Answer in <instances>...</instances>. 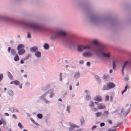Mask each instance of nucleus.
I'll return each mask as SVG.
<instances>
[{
	"mask_svg": "<svg viewBox=\"0 0 131 131\" xmlns=\"http://www.w3.org/2000/svg\"><path fill=\"white\" fill-rule=\"evenodd\" d=\"M88 20L89 23L96 25L106 24L110 25L114 28L119 27L121 24L118 18L111 16H101L95 15H91L88 18Z\"/></svg>",
	"mask_w": 131,
	"mask_h": 131,
	"instance_id": "nucleus-1",
	"label": "nucleus"
},
{
	"mask_svg": "<svg viewBox=\"0 0 131 131\" xmlns=\"http://www.w3.org/2000/svg\"><path fill=\"white\" fill-rule=\"evenodd\" d=\"M51 32V36L50 38L52 40L60 38L62 39L70 47L74 46L75 45V38L73 35H70L66 37V32L56 29L52 30Z\"/></svg>",
	"mask_w": 131,
	"mask_h": 131,
	"instance_id": "nucleus-2",
	"label": "nucleus"
},
{
	"mask_svg": "<svg viewBox=\"0 0 131 131\" xmlns=\"http://www.w3.org/2000/svg\"><path fill=\"white\" fill-rule=\"evenodd\" d=\"M10 21L15 24H18L24 26L32 28L38 31H42L43 30L42 25L34 23H28L24 22L18 21L13 19L0 16V22Z\"/></svg>",
	"mask_w": 131,
	"mask_h": 131,
	"instance_id": "nucleus-3",
	"label": "nucleus"
},
{
	"mask_svg": "<svg viewBox=\"0 0 131 131\" xmlns=\"http://www.w3.org/2000/svg\"><path fill=\"white\" fill-rule=\"evenodd\" d=\"M80 8L82 9L88 14L93 12V8L91 4L88 1H82L78 4Z\"/></svg>",
	"mask_w": 131,
	"mask_h": 131,
	"instance_id": "nucleus-4",
	"label": "nucleus"
},
{
	"mask_svg": "<svg viewBox=\"0 0 131 131\" xmlns=\"http://www.w3.org/2000/svg\"><path fill=\"white\" fill-rule=\"evenodd\" d=\"M105 52H106L105 48L104 46H103L96 51V54L98 55L101 56L108 58H109L110 57V53L107 52L106 53Z\"/></svg>",
	"mask_w": 131,
	"mask_h": 131,
	"instance_id": "nucleus-5",
	"label": "nucleus"
},
{
	"mask_svg": "<svg viewBox=\"0 0 131 131\" xmlns=\"http://www.w3.org/2000/svg\"><path fill=\"white\" fill-rule=\"evenodd\" d=\"M91 49V47L89 45H87L85 46L83 45H79L77 47V50L79 52L82 51L83 50H90Z\"/></svg>",
	"mask_w": 131,
	"mask_h": 131,
	"instance_id": "nucleus-6",
	"label": "nucleus"
},
{
	"mask_svg": "<svg viewBox=\"0 0 131 131\" xmlns=\"http://www.w3.org/2000/svg\"><path fill=\"white\" fill-rule=\"evenodd\" d=\"M11 54L13 56L15 55L14 58V60L15 61H17L19 60V58L17 54L16 53L15 50L14 49H12L10 52Z\"/></svg>",
	"mask_w": 131,
	"mask_h": 131,
	"instance_id": "nucleus-7",
	"label": "nucleus"
},
{
	"mask_svg": "<svg viewBox=\"0 0 131 131\" xmlns=\"http://www.w3.org/2000/svg\"><path fill=\"white\" fill-rule=\"evenodd\" d=\"M68 124L70 126L69 128V130L70 131H72L74 130L75 128H78L80 127L79 126L73 123L69 122Z\"/></svg>",
	"mask_w": 131,
	"mask_h": 131,
	"instance_id": "nucleus-8",
	"label": "nucleus"
},
{
	"mask_svg": "<svg viewBox=\"0 0 131 131\" xmlns=\"http://www.w3.org/2000/svg\"><path fill=\"white\" fill-rule=\"evenodd\" d=\"M122 123H118L117 125H116L114 127H112L113 129L111 128L109 129L107 131H116V130H118V129L117 128V127L119 126L120 125L122 124Z\"/></svg>",
	"mask_w": 131,
	"mask_h": 131,
	"instance_id": "nucleus-9",
	"label": "nucleus"
},
{
	"mask_svg": "<svg viewBox=\"0 0 131 131\" xmlns=\"http://www.w3.org/2000/svg\"><path fill=\"white\" fill-rule=\"evenodd\" d=\"M107 84L109 90L114 88L116 86L115 85L114 83L112 82L107 83Z\"/></svg>",
	"mask_w": 131,
	"mask_h": 131,
	"instance_id": "nucleus-10",
	"label": "nucleus"
},
{
	"mask_svg": "<svg viewBox=\"0 0 131 131\" xmlns=\"http://www.w3.org/2000/svg\"><path fill=\"white\" fill-rule=\"evenodd\" d=\"M92 54L91 52L86 51L83 53V56L85 57H89L92 56Z\"/></svg>",
	"mask_w": 131,
	"mask_h": 131,
	"instance_id": "nucleus-11",
	"label": "nucleus"
},
{
	"mask_svg": "<svg viewBox=\"0 0 131 131\" xmlns=\"http://www.w3.org/2000/svg\"><path fill=\"white\" fill-rule=\"evenodd\" d=\"M49 92V91H48L40 96L39 97V99L41 100H43L45 98V97L46 96L47 94Z\"/></svg>",
	"mask_w": 131,
	"mask_h": 131,
	"instance_id": "nucleus-12",
	"label": "nucleus"
},
{
	"mask_svg": "<svg viewBox=\"0 0 131 131\" xmlns=\"http://www.w3.org/2000/svg\"><path fill=\"white\" fill-rule=\"evenodd\" d=\"M108 112L107 111H104V112L102 116V118L103 119L107 118L108 116Z\"/></svg>",
	"mask_w": 131,
	"mask_h": 131,
	"instance_id": "nucleus-13",
	"label": "nucleus"
},
{
	"mask_svg": "<svg viewBox=\"0 0 131 131\" xmlns=\"http://www.w3.org/2000/svg\"><path fill=\"white\" fill-rule=\"evenodd\" d=\"M17 50L18 51V54L19 55L23 54L25 52V50L24 49H17Z\"/></svg>",
	"mask_w": 131,
	"mask_h": 131,
	"instance_id": "nucleus-14",
	"label": "nucleus"
},
{
	"mask_svg": "<svg viewBox=\"0 0 131 131\" xmlns=\"http://www.w3.org/2000/svg\"><path fill=\"white\" fill-rule=\"evenodd\" d=\"M94 99L95 100L98 102L101 101L102 100L101 96L98 95H97L95 96L94 97Z\"/></svg>",
	"mask_w": 131,
	"mask_h": 131,
	"instance_id": "nucleus-15",
	"label": "nucleus"
},
{
	"mask_svg": "<svg viewBox=\"0 0 131 131\" xmlns=\"http://www.w3.org/2000/svg\"><path fill=\"white\" fill-rule=\"evenodd\" d=\"M30 50V51L32 52H36L38 50V48L36 46H34L31 47Z\"/></svg>",
	"mask_w": 131,
	"mask_h": 131,
	"instance_id": "nucleus-16",
	"label": "nucleus"
},
{
	"mask_svg": "<svg viewBox=\"0 0 131 131\" xmlns=\"http://www.w3.org/2000/svg\"><path fill=\"white\" fill-rule=\"evenodd\" d=\"M50 87V84H49L43 87L41 89L45 91L49 89Z\"/></svg>",
	"mask_w": 131,
	"mask_h": 131,
	"instance_id": "nucleus-17",
	"label": "nucleus"
},
{
	"mask_svg": "<svg viewBox=\"0 0 131 131\" xmlns=\"http://www.w3.org/2000/svg\"><path fill=\"white\" fill-rule=\"evenodd\" d=\"M80 76V74L79 72H75V74L74 76V78L77 79L79 78Z\"/></svg>",
	"mask_w": 131,
	"mask_h": 131,
	"instance_id": "nucleus-18",
	"label": "nucleus"
},
{
	"mask_svg": "<svg viewBox=\"0 0 131 131\" xmlns=\"http://www.w3.org/2000/svg\"><path fill=\"white\" fill-rule=\"evenodd\" d=\"M106 108V106L104 105L101 104L98 106L97 108L100 110L105 109Z\"/></svg>",
	"mask_w": 131,
	"mask_h": 131,
	"instance_id": "nucleus-19",
	"label": "nucleus"
},
{
	"mask_svg": "<svg viewBox=\"0 0 131 131\" xmlns=\"http://www.w3.org/2000/svg\"><path fill=\"white\" fill-rule=\"evenodd\" d=\"M80 121L81 123V125H82L84 124L85 123V121L84 117L83 116H81V118L80 119Z\"/></svg>",
	"mask_w": 131,
	"mask_h": 131,
	"instance_id": "nucleus-20",
	"label": "nucleus"
},
{
	"mask_svg": "<svg viewBox=\"0 0 131 131\" xmlns=\"http://www.w3.org/2000/svg\"><path fill=\"white\" fill-rule=\"evenodd\" d=\"M41 53L39 51H36L35 54V55L37 58H40L41 56Z\"/></svg>",
	"mask_w": 131,
	"mask_h": 131,
	"instance_id": "nucleus-21",
	"label": "nucleus"
},
{
	"mask_svg": "<svg viewBox=\"0 0 131 131\" xmlns=\"http://www.w3.org/2000/svg\"><path fill=\"white\" fill-rule=\"evenodd\" d=\"M95 78L97 81L98 83L100 84L101 83V80L100 78L97 75H95Z\"/></svg>",
	"mask_w": 131,
	"mask_h": 131,
	"instance_id": "nucleus-22",
	"label": "nucleus"
},
{
	"mask_svg": "<svg viewBox=\"0 0 131 131\" xmlns=\"http://www.w3.org/2000/svg\"><path fill=\"white\" fill-rule=\"evenodd\" d=\"M101 90L102 91H106L109 90V89L107 86V85H103Z\"/></svg>",
	"mask_w": 131,
	"mask_h": 131,
	"instance_id": "nucleus-23",
	"label": "nucleus"
},
{
	"mask_svg": "<svg viewBox=\"0 0 131 131\" xmlns=\"http://www.w3.org/2000/svg\"><path fill=\"white\" fill-rule=\"evenodd\" d=\"M25 47L24 45L23 44H20L18 45L17 48V49H23Z\"/></svg>",
	"mask_w": 131,
	"mask_h": 131,
	"instance_id": "nucleus-24",
	"label": "nucleus"
},
{
	"mask_svg": "<svg viewBox=\"0 0 131 131\" xmlns=\"http://www.w3.org/2000/svg\"><path fill=\"white\" fill-rule=\"evenodd\" d=\"M31 56V54L30 53H28L27 54L24 58H23V59L24 60H26L28 58Z\"/></svg>",
	"mask_w": 131,
	"mask_h": 131,
	"instance_id": "nucleus-25",
	"label": "nucleus"
},
{
	"mask_svg": "<svg viewBox=\"0 0 131 131\" xmlns=\"http://www.w3.org/2000/svg\"><path fill=\"white\" fill-rule=\"evenodd\" d=\"M8 93L10 96H12L14 95V93L11 90H9L8 92Z\"/></svg>",
	"mask_w": 131,
	"mask_h": 131,
	"instance_id": "nucleus-26",
	"label": "nucleus"
},
{
	"mask_svg": "<svg viewBox=\"0 0 131 131\" xmlns=\"http://www.w3.org/2000/svg\"><path fill=\"white\" fill-rule=\"evenodd\" d=\"M49 45L48 43H45L43 46V48L47 50L49 48Z\"/></svg>",
	"mask_w": 131,
	"mask_h": 131,
	"instance_id": "nucleus-27",
	"label": "nucleus"
},
{
	"mask_svg": "<svg viewBox=\"0 0 131 131\" xmlns=\"http://www.w3.org/2000/svg\"><path fill=\"white\" fill-rule=\"evenodd\" d=\"M7 75L8 78L12 80V78L13 77V76L9 72H7Z\"/></svg>",
	"mask_w": 131,
	"mask_h": 131,
	"instance_id": "nucleus-28",
	"label": "nucleus"
},
{
	"mask_svg": "<svg viewBox=\"0 0 131 131\" xmlns=\"http://www.w3.org/2000/svg\"><path fill=\"white\" fill-rule=\"evenodd\" d=\"M85 100L87 101H89L91 99V96L89 95H86L85 96Z\"/></svg>",
	"mask_w": 131,
	"mask_h": 131,
	"instance_id": "nucleus-29",
	"label": "nucleus"
},
{
	"mask_svg": "<svg viewBox=\"0 0 131 131\" xmlns=\"http://www.w3.org/2000/svg\"><path fill=\"white\" fill-rule=\"evenodd\" d=\"M96 117H98L102 115V112H98L95 113Z\"/></svg>",
	"mask_w": 131,
	"mask_h": 131,
	"instance_id": "nucleus-30",
	"label": "nucleus"
},
{
	"mask_svg": "<svg viewBox=\"0 0 131 131\" xmlns=\"http://www.w3.org/2000/svg\"><path fill=\"white\" fill-rule=\"evenodd\" d=\"M130 112V109L128 108L127 111L124 114V116H126Z\"/></svg>",
	"mask_w": 131,
	"mask_h": 131,
	"instance_id": "nucleus-31",
	"label": "nucleus"
},
{
	"mask_svg": "<svg viewBox=\"0 0 131 131\" xmlns=\"http://www.w3.org/2000/svg\"><path fill=\"white\" fill-rule=\"evenodd\" d=\"M37 117L39 119H41L43 117L42 115L40 113L38 114L37 115Z\"/></svg>",
	"mask_w": 131,
	"mask_h": 131,
	"instance_id": "nucleus-32",
	"label": "nucleus"
},
{
	"mask_svg": "<svg viewBox=\"0 0 131 131\" xmlns=\"http://www.w3.org/2000/svg\"><path fill=\"white\" fill-rule=\"evenodd\" d=\"M43 101L45 102V103L46 104H48L50 103V101L47 100L46 98L44 99L43 100Z\"/></svg>",
	"mask_w": 131,
	"mask_h": 131,
	"instance_id": "nucleus-33",
	"label": "nucleus"
},
{
	"mask_svg": "<svg viewBox=\"0 0 131 131\" xmlns=\"http://www.w3.org/2000/svg\"><path fill=\"white\" fill-rule=\"evenodd\" d=\"M70 106H68L67 107V108L66 109V111L68 113H70Z\"/></svg>",
	"mask_w": 131,
	"mask_h": 131,
	"instance_id": "nucleus-34",
	"label": "nucleus"
},
{
	"mask_svg": "<svg viewBox=\"0 0 131 131\" xmlns=\"http://www.w3.org/2000/svg\"><path fill=\"white\" fill-rule=\"evenodd\" d=\"M14 83L16 85H18L20 84L19 82L17 80H15L14 81Z\"/></svg>",
	"mask_w": 131,
	"mask_h": 131,
	"instance_id": "nucleus-35",
	"label": "nucleus"
},
{
	"mask_svg": "<svg viewBox=\"0 0 131 131\" xmlns=\"http://www.w3.org/2000/svg\"><path fill=\"white\" fill-rule=\"evenodd\" d=\"M109 99V96L108 95H107L106 96L105 98V101H108Z\"/></svg>",
	"mask_w": 131,
	"mask_h": 131,
	"instance_id": "nucleus-36",
	"label": "nucleus"
},
{
	"mask_svg": "<svg viewBox=\"0 0 131 131\" xmlns=\"http://www.w3.org/2000/svg\"><path fill=\"white\" fill-rule=\"evenodd\" d=\"M54 93L53 92H51L50 93V94L49 96V97L50 98H52V97L54 95Z\"/></svg>",
	"mask_w": 131,
	"mask_h": 131,
	"instance_id": "nucleus-37",
	"label": "nucleus"
},
{
	"mask_svg": "<svg viewBox=\"0 0 131 131\" xmlns=\"http://www.w3.org/2000/svg\"><path fill=\"white\" fill-rule=\"evenodd\" d=\"M18 126L21 129H22L23 127L20 123H19L18 124Z\"/></svg>",
	"mask_w": 131,
	"mask_h": 131,
	"instance_id": "nucleus-38",
	"label": "nucleus"
},
{
	"mask_svg": "<svg viewBox=\"0 0 131 131\" xmlns=\"http://www.w3.org/2000/svg\"><path fill=\"white\" fill-rule=\"evenodd\" d=\"M126 66L124 65L123 66L122 69V74L123 75L124 74V72H123V71H124V69L126 67Z\"/></svg>",
	"mask_w": 131,
	"mask_h": 131,
	"instance_id": "nucleus-39",
	"label": "nucleus"
},
{
	"mask_svg": "<svg viewBox=\"0 0 131 131\" xmlns=\"http://www.w3.org/2000/svg\"><path fill=\"white\" fill-rule=\"evenodd\" d=\"M90 102L91 103V104L89 105V106H90L94 107V103L92 101H91Z\"/></svg>",
	"mask_w": 131,
	"mask_h": 131,
	"instance_id": "nucleus-40",
	"label": "nucleus"
},
{
	"mask_svg": "<svg viewBox=\"0 0 131 131\" xmlns=\"http://www.w3.org/2000/svg\"><path fill=\"white\" fill-rule=\"evenodd\" d=\"M84 93H86L87 95H88L90 94V91L87 90H86L84 91Z\"/></svg>",
	"mask_w": 131,
	"mask_h": 131,
	"instance_id": "nucleus-41",
	"label": "nucleus"
},
{
	"mask_svg": "<svg viewBox=\"0 0 131 131\" xmlns=\"http://www.w3.org/2000/svg\"><path fill=\"white\" fill-rule=\"evenodd\" d=\"M93 42L94 43L97 44H98L99 43V42L97 40L95 39L94 40H93Z\"/></svg>",
	"mask_w": 131,
	"mask_h": 131,
	"instance_id": "nucleus-42",
	"label": "nucleus"
},
{
	"mask_svg": "<svg viewBox=\"0 0 131 131\" xmlns=\"http://www.w3.org/2000/svg\"><path fill=\"white\" fill-rule=\"evenodd\" d=\"M1 120H2L3 121V123L2 124L4 125H6V122L3 119V118H1Z\"/></svg>",
	"mask_w": 131,
	"mask_h": 131,
	"instance_id": "nucleus-43",
	"label": "nucleus"
},
{
	"mask_svg": "<svg viewBox=\"0 0 131 131\" xmlns=\"http://www.w3.org/2000/svg\"><path fill=\"white\" fill-rule=\"evenodd\" d=\"M3 78V74L2 73L0 74V79L2 80Z\"/></svg>",
	"mask_w": 131,
	"mask_h": 131,
	"instance_id": "nucleus-44",
	"label": "nucleus"
},
{
	"mask_svg": "<svg viewBox=\"0 0 131 131\" xmlns=\"http://www.w3.org/2000/svg\"><path fill=\"white\" fill-rule=\"evenodd\" d=\"M113 97L111 95L110 97V101L111 102H112L113 101Z\"/></svg>",
	"mask_w": 131,
	"mask_h": 131,
	"instance_id": "nucleus-45",
	"label": "nucleus"
},
{
	"mask_svg": "<svg viewBox=\"0 0 131 131\" xmlns=\"http://www.w3.org/2000/svg\"><path fill=\"white\" fill-rule=\"evenodd\" d=\"M12 49H11V48L10 47H8L7 49V52L8 53H9L10 51H11Z\"/></svg>",
	"mask_w": 131,
	"mask_h": 131,
	"instance_id": "nucleus-46",
	"label": "nucleus"
},
{
	"mask_svg": "<svg viewBox=\"0 0 131 131\" xmlns=\"http://www.w3.org/2000/svg\"><path fill=\"white\" fill-rule=\"evenodd\" d=\"M27 37L28 38H30L31 37V36L30 34L28 32H27Z\"/></svg>",
	"mask_w": 131,
	"mask_h": 131,
	"instance_id": "nucleus-47",
	"label": "nucleus"
},
{
	"mask_svg": "<svg viewBox=\"0 0 131 131\" xmlns=\"http://www.w3.org/2000/svg\"><path fill=\"white\" fill-rule=\"evenodd\" d=\"M105 125V124L104 123H102L100 124V126L102 127L104 126Z\"/></svg>",
	"mask_w": 131,
	"mask_h": 131,
	"instance_id": "nucleus-48",
	"label": "nucleus"
},
{
	"mask_svg": "<svg viewBox=\"0 0 131 131\" xmlns=\"http://www.w3.org/2000/svg\"><path fill=\"white\" fill-rule=\"evenodd\" d=\"M129 62L128 61H127L124 63V65L126 66L127 64H128Z\"/></svg>",
	"mask_w": 131,
	"mask_h": 131,
	"instance_id": "nucleus-49",
	"label": "nucleus"
},
{
	"mask_svg": "<svg viewBox=\"0 0 131 131\" xmlns=\"http://www.w3.org/2000/svg\"><path fill=\"white\" fill-rule=\"evenodd\" d=\"M12 116L15 119H17V117L15 114H13Z\"/></svg>",
	"mask_w": 131,
	"mask_h": 131,
	"instance_id": "nucleus-50",
	"label": "nucleus"
},
{
	"mask_svg": "<svg viewBox=\"0 0 131 131\" xmlns=\"http://www.w3.org/2000/svg\"><path fill=\"white\" fill-rule=\"evenodd\" d=\"M86 65L88 67H90V66L91 63L90 62H88L86 63Z\"/></svg>",
	"mask_w": 131,
	"mask_h": 131,
	"instance_id": "nucleus-51",
	"label": "nucleus"
},
{
	"mask_svg": "<svg viewBox=\"0 0 131 131\" xmlns=\"http://www.w3.org/2000/svg\"><path fill=\"white\" fill-rule=\"evenodd\" d=\"M30 84L29 82H26L25 83V85L26 86H28Z\"/></svg>",
	"mask_w": 131,
	"mask_h": 131,
	"instance_id": "nucleus-52",
	"label": "nucleus"
},
{
	"mask_svg": "<svg viewBox=\"0 0 131 131\" xmlns=\"http://www.w3.org/2000/svg\"><path fill=\"white\" fill-rule=\"evenodd\" d=\"M96 125H94L92 126V128L91 129L92 130H93L96 127Z\"/></svg>",
	"mask_w": 131,
	"mask_h": 131,
	"instance_id": "nucleus-53",
	"label": "nucleus"
},
{
	"mask_svg": "<svg viewBox=\"0 0 131 131\" xmlns=\"http://www.w3.org/2000/svg\"><path fill=\"white\" fill-rule=\"evenodd\" d=\"M25 60H24V59H23V58L21 60L20 63L21 64H23L24 63V61Z\"/></svg>",
	"mask_w": 131,
	"mask_h": 131,
	"instance_id": "nucleus-54",
	"label": "nucleus"
},
{
	"mask_svg": "<svg viewBox=\"0 0 131 131\" xmlns=\"http://www.w3.org/2000/svg\"><path fill=\"white\" fill-rule=\"evenodd\" d=\"M129 87H128L127 84L125 86L124 89L126 90L127 91V89L128 88H129Z\"/></svg>",
	"mask_w": 131,
	"mask_h": 131,
	"instance_id": "nucleus-55",
	"label": "nucleus"
},
{
	"mask_svg": "<svg viewBox=\"0 0 131 131\" xmlns=\"http://www.w3.org/2000/svg\"><path fill=\"white\" fill-rule=\"evenodd\" d=\"M9 109L10 110H13V112H14V111L15 110V109H14V107H11L10 108H9Z\"/></svg>",
	"mask_w": 131,
	"mask_h": 131,
	"instance_id": "nucleus-56",
	"label": "nucleus"
},
{
	"mask_svg": "<svg viewBox=\"0 0 131 131\" xmlns=\"http://www.w3.org/2000/svg\"><path fill=\"white\" fill-rule=\"evenodd\" d=\"M126 90L124 89L123 91H122L121 92V94L122 95H123L124 92H126Z\"/></svg>",
	"mask_w": 131,
	"mask_h": 131,
	"instance_id": "nucleus-57",
	"label": "nucleus"
},
{
	"mask_svg": "<svg viewBox=\"0 0 131 131\" xmlns=\"http://www.w3.org/2000/svg\"><path fill=\"white\" fill-rule=\"evenodd\" d=\"M79 63L80 64H83L84 63V61L83 60H80L79 62Z\"/></svg>",
	"mask_w": 131,
	"mask_h": 131,
	"instance_id": "nucleus-58",
	"label": "nucleus"
},
{
	"mask_svg": "<svg viewBox=\"0 0 131 131\" xmlns=\"http://www.w3.org/2000/svg\"><path fill=\"white\" fill-rule=\"evenodd\" d=\"M93 110L94 111H98L97 109L96 108H94Z\"/></svg>",
	"mask_w": 131,
	"mask_h": 131,
	"instance_id": "nucleus-59",
	"label": "nucleus"
},
{
	"mask_svg": "<svg viewBox=\"0 0 131 131\" xmlns=\"http://www.w3.org/2000/svg\"><path fill=\"white\" fill-rule=\"evenodd\" d=\"M69 89L70 90L72 89V85H70L69 86Z\"/></svg>",
	"mask_w": 131,
	"mask_h": 131,
	"instance_id": "nucleus-60",
	"label": "nucleus"
},
{
	"mask_svg": "<svg viewBox=\"0 0 131 131\" xmlns=\"http://www.w3.org/2000/svg\"><path fill=\"white\" fill-rule=\"evenodd\" d=\"M30 119L33 123H34V122H35V121L32 118H30Z\"/></svg>",
	"mask_w": 131,
	"mask_h": 131,
	"instance_id": "nucleus-61",
	"label": "nucleus"
},
{
	"mask_svg": "<svg viewBox=\"0 0 131 131\" xmlns=\"http://www.w3.org/2000/svg\"><path fill=\"white\" fill-rule=\"evenodd\" d=\"M124 79L126 81H127L129 80L128 77H127L124 78Z\"/></svg>",
	"mask_w": 131,
	"mask_h": 131,
	"instance_id": "nucleus-62",
	"label": "nucleus"
},
{
	"mask_svg": "<svg viewBox=\"0 0 131 131\" xmlns=\"http://www.w3.org/2000/svg\"><path fill=\"white\" fill-rule=\"evenodd\" d=\"M116 62L114 60L113 61V65H116Z\"/></svg>",
	"mask_w": 131,
	"mask_h": 131,
	"instance_id": "nucleus-63",
	"label": "nucleus"
},
{
	"mask_svg": "<svg viewBox=\"0 0 131 131\" xmlns=\"http://www.w3.org/2000/svg\"><path fill=\"white\" fill-rule=\"evenodd\" d=\"M124 112H125V111L124 110L123 108H122L121 109V112L122 113H124Z\"/></svg>",
	"mask_w": 131,
	"mask_h": 131,
	"instance_id": "nucleus-64",
	"label": "nucleus"
}]
</instances>
